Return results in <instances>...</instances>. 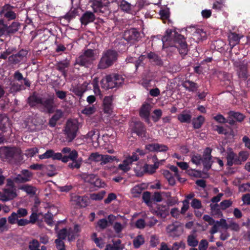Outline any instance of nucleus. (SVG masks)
Masks as SVG:
<instances>
[{
	"mask_svg": "<svg viewBox=\"0 0 250 250\" xmlns=\"http://www.w3.org/2000/svg\"><path fill=\"white\" fill-rule=\"evenodd\" d=\"M19 189L25 191L28 194L33 195L36 193L35 188L28 184L21 186Z\"/></svg>",
	"mask_w": 250,
	"mask_h": 250,
	"instance_id": "2f4dec72",
	"label": "nucleus"
},
{
	"mask_svg": "<svg viewBox=\"0 0 250 250\" xmlns=\"http://www.w3.org/2000/svg\"><path fill=\"white\" fill-rule=\"evenodd\" d=\"M96 111V108L94 105L86 106L82 111V113L86 116H89L94 114Z\"/></svg>",
	"mask_w": 250,
	"mask_h": 250,
	"instance_id": "79ce46f5",
	"label": "nucleus"
},
{
	"mask_svg": "<svg viewBox=\"0 0 250 250\" xmlns=\"http://www.w3.org/2000/svg\"><path fill=\"white\" fill-rule=\"evenodd\" d=\"M230 116L233 117L237 121L239 122L242 121L244 119V116L239 112H235L234 111H230L229 112Z\"/></svg>",
	"mask_w": 250,
	"mask_h": 250,
	"instance_id": "de8ad7c7",
	"label": "nucleus"
},
{
	"mask_svg": "<svg viewBox=\"0 0 250 250\" xmlns=\"http://www.w3.org/2000/svg\"><path fill=\"white\" fill-rule=\"evenodd\" d=\"M249 157V153L246 151H241L239 152V156L237 157V159L240 161V164L243 162L246 161Z\"/></svg>",
	"mask_w": 250,
	"mask_h": 250,
	"instance_id": "603ef678",
	"label": "nucleus"
},
{
	"mask_svg": "<svg viewBox=\"0 0 250 250\" xmlns=\"http://www.w3.org/2000/svg\"><path fill=\"white\" fill-rule=\"evenodd\" d=\"M205 121V118L202 116H199L197 118H194L192 119V125L193 127L195 129L200 128Z\"/></svg>",
	"mask_w": 250,
	"mask_h": 250,
	"instance_id": "7c9ffc66",
	"label": "nucleus"
},
{
	"mask_svg": "<svg viewBox=\"0 0 250 250\" xmlns=\"http://www.w3.org/2000/svg\"><path fill=\"white\" fill-rule=\"evenodd\" d=\"M96 59L94 51L87 49L76 59V63L82 66H88Z\"/></svg>",
	"mask_w": 250,
	"mask_h": 250,
	"instance_id": "20e7f679",
	"label": "nucleus"
},
{
	"mask_svg": "<svg viewBox=\"0 0 250 250\" xmlns=\"http://www.w3.org/2000/svg\"><path fill=\"white\" fill-rule=\"evenodd\" d=\"M144 243V238L142 235H138L133 240V244L135 248H138Z\"/></svg>",
	"mask_w": 250,
	"mask_h": 250,
	"instance_id": "a18cd8bd",
	"label": "nucleus"
},
{
	"mask_svg": "<svg viewBox=\"0 0 250 250\" xmlns=\"http://www.w3.org/2000/svg\"><path fill=\"white\" fill-rule=\"evenodd\" d=\"M62 154L61 153H55L52 149H48L42 154L39 155L41 160L52 158L53 160H61Z\"/></svg>",
	"mask_w": 250,
	"mask_h": 250,
	"instance_id": "dca6fc26",
	"label": "nucleus"
},
{
	"mask_svg": "<svg viewBox=\"0 0 250 250\" xmlns=\"http://www.w3.org/2000/svg\"><path fill=\"white\" fill-rule=\"evenodd\" d=\"M6 219L5 218H1L0 219V232H2L3 231H6L8 229V228L6 225Z\"/></svg>",
	"mask_w": 250,
	"mask_h": 250,
	"instance_id": "bf43d9fd",
	"label": "nucleus"
},
{
	"mask_svg": "<svg viewBox=\"0 0 250 250\" xmlns=\"http://www.w3.org/2000/svg\"><path fill=\"white\" fill-rule=\"evenodd\" d=\"M87 136L88 139L91 141L93 146H97L98 145V140L100 135L98 131L92 130L89 131L87 133Z\"/></svg>",
	"mask_w": 250,
	"mask_h": 250,
	"instance_id": "5701e85b",
	"label": "nucleus"
},
{
	"mask_svg": "<svg viewBox=\"0 0 250 250\" xmlns=\"http://www.w3.org/2000/svg\"><path fill=\"white\" fill-rule=\"evenodd\" d=\"M102 157L101 165L102 166L108 163H111L114 161H116L117 162H119L120 161L119 159L117 157L114 156H111L109 155H102Z\"/></svg>",
	"mask_w": 250,
	"mask_h": 250,
	"instance_id": "cd10ccee",
	"label": "nucleus"
},
{
	"mask_svg": "<svg viewBox=\"0 0 250 250\" xmlns=\"http://www.w3.org/2000/svg\"><path fill=\"white\" fill-rule=\"evenodd\" d=\"M105 193L104 190H102L98 193L91 194L90 195V198L92 200H101L104 198Z\"/></svg>",
	"mask_w": 250,
	"mask_h": 250,
	"instance_id": "4c0bfd02",
	"label": "nucleus"
},
{
	"mask_svg": "<svg viewBox=\"0 0 250 250\" xmlns=\"http://www.w3.org/2000/svg\"><path fill=\"white\" fill-rule=\"evenodd\" d=\"M72 162L69 163L68 167L71 168H79L82 164V159H76L75 160H72Z\"/></svg>",
	"mask_w": 250,
	"mask_h": 250,
	"instance_id": "5fc2aeb1",
	"label": "nucleus"
},
{
	"mask_svg": "<svg viewBox=\"0 0 250 250\" xmlns=\"http://www.w3.org/2000/svg\"><path fill=\"white\" fill-rule=\"evenodd\" d=\"M16 213L19 218H21L26 216L28 214V211L25 208H19Z\"/></svg>",
	"mask_w": 250,
	"mask_h": 250,
	"instance_id": "338daca9",
	"label": "nucleus"
},
{
	"mask_svg": "<svg viewBox=\"0 0 250 250\" xmlns=\"http://www.w3.org/2000/svg\"><path fill=\"white\" fill-rule=\"evenodd\" d=\"M184 86L189 91H193L197 89L196 84L190 81H186L183 84Z\"/></svg>",
	"mask_w": 250,
	"mask_h": 250,
	"instance_id": "37998d69",
	"label": "nucleus"
},
{
	"mask_svg": "<svg viewBox=\"0 0 250 250\" xmlns=\"http://www.w3.org/2000/svg\"><path fill=\"white\" fill-rule=\"evenodd\" d=\"M162 41L164 47L172 46L174 43L181 54L186 55L188 52L187 44L184 36L178 34L175 31L171 29L167 30Z\"/></svg>",
	"mask_w": 250,
	"mask_h": 250,
	"instance_id": "f257e3e1",
	"label": "nucleus"
},
{
	"mask_svg": "<svg viewBox=\"0 0 250 250\" xmlns=\"http://www.w3.org/2000/svg\"><path fill=\"white\" fill-rule=\"evenodd\" d=\"M187 34L192 36V39L196 42H199L206 38L207 34L202 29L196 28L194 26H189L186 29Z\"/></svg>",
	"mask_w": 250,
	"mask_h": 250,
	"instance_id": "423d86ee",
	"label": "nucleus"
},
{
	"mask_svg": "<svg viewBox=\"0 0 250 250\" xmlns=\"http://www.w3.org/2000/svg\"><path fill=\"white\" fill-rule=\"evenodd\" d=\"M187 241L188 245L191 247H196L198 244V241L193 234L189 235L188 236Z\"/></svg>",
	"mask_w": 250,
	"mask_h": 250,
	"instance_id": "c03bdc74",
	"label": "nucleus"
},
{
	"mask_svg": "<svg viewBox=\"0 0 250 250\" xmlns=\"http://www.w3.org/2000/svg\"><path fill=\"white\" fill-rule=\"evenodd\" d=\"M81 230V226L75 224L74 228L63 229H61L58 233V237L62 239L68 238L69 241H73L79 235Z\"/></svg>",
	"mask_w": 250,
	"mask_h": 250,
	"instance_id": "7ed1b4c3",
	"label": "nucleus"
},
{
	"mask_svg": "<svg viewBox=\"0 0 250 250\" xmlns=\"http://www.w3.org/2000/svg\"><path fill=\"white\" fill-rule=\"evenodd\" d=\"M20 26V24L18 22H13L10 26H8V34L17 32L19 30Z\"/></svg>",
	"mask_w": 250,
	"mask_h": 250,
	"instance_id": "49530a36",
	"label": "nucleus"
},
{
	"mask_svg": "<svg viewBox=\"0 0 250 250\" xmlns=\"http://www.w3.org/2000/svg\"><path fill=\"white\" fill-rule=\"evenodd\" d=\"M158 167L159 164L158 163H155L154 165L146 164L140 170H138L137 167L135 168V170L136 171V174L138 176H141L144 172H146L149 174L153 173L155 172Z\"/></svg>",
	"mask_w": 250,
	"mask_h": 250,
	"instance_id": "f8f14e48",
	"label": "nucleus"
},
{
	"mask_svg": "<svg viewBox=\"0 0 250 250\" xmlns=\"http://www.w3.org/2000/svg\"><path fill=\"white\" fill-rule=\"evenodd\" d=\"M28 250H46V247L44 246H42L40 248L39 241L34 239L29 242Z\"/></svg>",
	"mask_w": 250,
	"mask_h": 250,
	"instance_id": "bb28decb",
	"label": "nucleus"
},
{
	"mask_svg": "<svg viewBox=\"0 0 250 250\" xmlns=\"http://www.w3.org/2000/svg\"><path fill=\"white\" fill-rule=\"evenodd\" d=\"M120 6L123 11L127 13L130 12L132 8L131 4L124 0L121 1Z\"/></svg>",
	"mask_w": 250,
	"mask_h": 250,
	"instance_id": "ea45409f",
	"label": "nucleus"
},
{
	"mask_svg": "<svg viewBox=\"0 0 250 250\" xmlns=\"http://www.w3.org/2000/svg\"><path fill=\"white\" fill-rule=\"evenodd\" d=\"M154 212L158 216L165 218L169 214V208L168 206L160 205L158 206L157 209L154 211Z\"/></svg>",
	"mask_w": 250,
	"mask_h": 250,
	"instance_id": "a211bd4d",
	"label": "nucleus"
},
{
	"mask_svg": "<svg viewBox=\"0 0 250 250\" xmlns=\"http://www.w3.org/2000/svg\"><path fill=\"white\" fill-rule=\"evenodd\" d=\"M142 188L140 186H136L132 188L131 192L133 196L138 197L142 192Z\"/></svg>",
	"mask_w": 250,
	"mask_h": 250,
	"instance_id": "3c124183",
	"label": "nucleus"
},
{
	"mask_svg": "<svg viewBox=\"0 0 250 250\" xmlns=\"http://www.w3.org/2000/svg\"><path fill=\"white\" fill-rule=\"evenodd\" d=\"M123 37L127 41L133 42L139 39L140 33L136 29H130L125 31Z\"/></svg>",
	"mask_w": 250,
	"mask_h": 250,
	"instance_id": "ddd939ff",
	"label": "nucleus"
},
{
	"mask_svg": "<svg viewBox=\"0 0 250 250\" xmlns=\"http://www.w3.org/2000/svg\"><path fill=\"white\" fill-rule=\"evenodd\" d=\"M77 205L81 207H85L87 205V198L84 196H75L72 198Z\"/></svg>",
	"mask_w": 250,
	"mask_h": 250,
	"instance_id": "c85d7f7f",
	"label": "nucleus"
},
{
	"mask_svg": "<svg viewBox=\"0 0 250 250\" xmlns=\"http://www.w3.org/2000/svg\"><path fill=\"white\" fill-rule=\"evenodd\" d=\"M8 26L4 24L3 20H0V36L4 34H8Z\"/></svg>",
	"mask_w": 250,
	"mask_h": 250,
	"instance_id": "864d4df0",
	"label": "nucleus"
},
{
	"mask_svg": "<svg viewBox=\"0 0 250 250\" xmlns=\"http://www.w3.org/2000/svg\"><path fill=\"white\" fill-rule=\"evenodd\" d=\"M247 66L245 65H242L240 67L238 75L240 77L246 78L247 76Z\"/></svg>",
	"mask_w": 250,
	"mask_h": 250,
	"instance_id": "e2e57ef3",
	"label": "nucleus"
},
{
	"mask_svg": "<svg viewBox=\"0 0 250 250\" xmlns=\"http://www.w3.org/2000/svg\"><path fill=\"white\" fill-rule=\"evenodd\" d=\"M232 202L229 200L223 201L220 203V207L222 209H226L231 206Z\"/></svg>",
	"mask_w": 250,
	"mask_h": 250,
	"instance_id": "69168bd1",
	"label": "nucleus"
},
{
	"mask_svg": "<svg viewBox=\"0 0 250 250\" xmlns=\"http://www.w3.org/2000/svg\"><path fill=\"white\" fill-rule=\"evenodd\" d=\"M89 82H85L82 85L78 86L73 89V92L78 96H82L83 93L86 91Z\"/></svg>",
	"mask_w": 250,
	"mask_h": 250,
	"instance_id": "a878e982",
	"label": "nucleus"
},
{
	"mask_svg": "<svg viewBox=\"0 0 250 250\" xmlns=\"http://www.w3.org/2000/svg\"><path fill=\"white\" fill-rule=\"evenodd\" d=\"M163 174L165 177L167 179L169 184L170 185H174L175 183V180L174 177L172 175L170 172L167 170H164L163 171Z\"/></svg>",
	"mask_w": 250,
	"mask_h": 250,
	"instance_id": "e433bc0d",
	"label": "nucleus"
},
{
	"mask_svg": "<svg viewBox=\"0 0 250 250\" xmlns=\"http://www.w3.org/2000/svg\"><path fill=\"white\" fill-rule=\"evenodd\" d=\"M124 228L125 226L118 222L115 223L113 226L114 229L117 233L121 232Z\"/></svg>",
	"mask_w": 250,
	"mask_h": 250,
	"instance_id": "774afa93",
	"label": "nucleus"
},
{
	"mask_svg": "<svg viewBox=\"0 0 250 250\" xmlns=\"http://www.w3.org/2000/svg\"><path fill=\"white\" fill-rule=\"evenodd\" d=\"M91 239L94 242L97 247L101 248L104 247L105 244L104 240L101 238H98L96 233H93L92 234Z\"/></svg>",
	"mask_w": 250,
	"mask_h": 250,
	"instance_id": "72a5a7b5",
	"label": "nucleus"
},
{
	"mask_svg": "<svg viewBox=\"0 0 250 250\" xmlns=\"http://www.w3.org/2000/svg\"><path fill=\"white\" fill-rule=\"evenodd\" d=\"M229 229L233 231H238L240 229V227L238 223L231 220L229 222Z\"/></svg>",
	"mask_w": 250,
	"mask_h": 250,
	"instance_id": "09e8293b",
	"label": "nucleus"
},
{
	"mask_svg": "<svg viewBox=\"0 0 250 250\" xmlns=\"http://www.w3.org/2000/svg\"><path fill=\"white\" fill-rule=\"evenodd\" d=\"M28 103L31 106H34L42 103V99L36 94H34L29 97Z\"/></svg>",
	"mask_w": 250,
	"mask_h": 250,
	"instance_id": "c756f323",
	"label": "nucleus"
},
{
	"mask_svg": "<svg viewBox=\"0 0 250 250\" xmlns=\"http://www.w3.org/2000/svg\"><path fill=\"white\" fill-rule=\"evenodd\" d=\"M62 238H58L55 240L56 247L58 250H65L64 244Z\"/></svg>",
	"mask_w": 250,
	"mask_h": 250,
	"instance_id": "4d7b16f0",
	"label": "nucleus"
},
{
	"mask_svg": "<svg viewBox=\"0 0 250 250\" xmlns=\"http://www.w3.org/2000/svg\"><path fill=\"white\" fill-rule=\"evenodd\" d=\"M177 118L181 123H189L191 119V116L187 113H182L178 115Z\"/></svg>",
	"mask_w": 250,
	"mask_h": 250,
	"instance_id": "f704fd0d",
	"label": "nucleus"
},
{
	"mask_svg": "<svg viewBox=\"0 0 250 250\" xmlns=\"http://www.w3.org/2000/svg\"><path fill=\"white\" fill-rule=\"evenodd\" d=\"M116 87H119L124 83V78L118 74H113Z\"/></svg>",
	"mask_w": 250,
	"mask_h": 250,
	"instance_id": "8fccbe9b",
	"label": "nucleus"
},
{
	"mask_svg": "<svg viewBox=\"0 0 250 250\" xmlns=\"http://www.w3.org/2000/svg\"><path fill=\"white\" fill-rule=\"evenodd\" d=\"M78 130V122L77 120H68L64 129V134L68 142H71L76 136Z\"/></svg>",
	"mask_w": 250,
	"mask_h": 250,
	"instance_id": "39448f33",
	"label": "nucleus"
},
{
	"mask_svg": "<svg viewBox=\"0 0 250 250\" xmlns=\"http://www.w3.org/2000/svg\"><path fill=\"white\" fill-rule=\"evenodd\" d=\"M69 64L67 62H60L58 64V69L64 73V70L66 68L68 67Z\"/></svg>",
	"mask_w": 250,
	"mask_h": 250,
	"instance_id": "0e129e2a",
	"label": "nucleus"
},
{
	"mask_svg": "<svg viewBox=\"0 0 250 250\" xmlns=\"http://www.w3.org/2000/svg\"><path fill=\"white\" fill-rule=\"evenodd\" d=\"M114 79V77L113 74L106 76L101 81L102 87L105 89L116 87Z\"/></svg>",
	"mask_w": 250,
	"mask_h": 250,
	"instance_id": "4468645a",
	"label": "nucleus"
},
{
	"mask_svg": "<svg viewBox=\"0 0 250 250\" xmlns=\"http://www.w3.org/2000/svg\"><path fill=\"white\" fill-rule=\"evenodd\" d=\"M113 99L111 96H106L104 97L103 101V109L105 113L110 115L112 112Z\"/></svg>",
	"mask_w": 250,
	"mask_h": 250,
	"instance_id": "f3484780",
	"label": "nucleus"
},
{
	"mask_svg": "<svg viewBox=\"0 0 250 250\" xmlns=\"http://www.w3.org/2000/svg\"><path fill=\"white\" fill-rule=\"evenodd\" d=\"M19 217L16 214V212H13L8 217V221L10 224H15L17 223Z\"/></svg>",
	"mask_w": 250,
	"mask_h": 250,
	"instance_id": "13d9d810",
	"label": "nucleus"
},
{
	"mask_svg": "<svg viewBox=\"0 0 250 250\" xmlns=\"http://www.w3.org/2000/svg\"><path fill=\"white\" fill-rule=\"evenodd\" d=\"M62 116V112L58 111L53 116L49 121V125L51 126L54 127L56 124V122L58 121Z\"/></svg>",
	"mask_w": 250,
	"mask_h": 250,
	"instance_id": "c9c22d12",
	"label": "nucleus"
},
{
	"mask_svg": "<svg viewBox=\"0 0 250 250\" xmlns=\"http://www.w3.org/2000/svg\"><path fill=\"white\" fill-rule=\"evenodd\" d=\"M154 115L152 116L154 122H157L162 115V111L161 109H156L153 111Z\"/></svg>",
	"mask_w": 250,
	"mask_h": 250,
	"instance_id": "680f3d73",
	"label": "nucleus"
},
{
	"mask_svg": "<svg viewBox=\"0 0 250 250\" xmlns=\"http://www.w3.org/2000/svg\"><path fill=\"white\" fill-rule=\"evenodd\" d=\"M102 154H100L98 152L92 153L88 157V161L90 162H101Z\"/></svg>",
	"mask_w": 250,
	"mask_h": 250,
	"instance_id": "a19ab883",
	"label": "nucleus"
},
{
	"mask_svg": "<svg viewBox=\"0 0 250 250\" xmlns=\"http://www.w3.org/2000/svg\"><path fill=\"white\" fill-rule=\"evenodd\" d=\"M169 196V193L162 192H155L153 196V199L157 202H160L163 201L164 196Z\"/></svg>",
	"mask_w": 250,
	"mask_h": 250,
	"instance_id": "58836bf2",
	"label": "nucleus"
},
{
	"mask_svg": "<svg viewBox=\"0 0 250 250\" xmlns=\"http://www.w3.org/2000/svg\"><path fill=\"white\" fill-rule=\"evenodd\" d=\"M166 231L170 236L178 237L182 233L183 228L180 223L175 222L168 225Z\"/></svg>",
	"mask_w": 250,
	"mask_h": 250,
	"instance_id": "1a4fd4ad",
	"label": "nucleus"
},
{
	"mask_svg": "<svg viewBox=\"0 0 250 250\" xmlns=\"http://www.w3.org/2000/svg\"><path fill=\"white\" fill-rule=\"evenodd\" d=\"M14 7L9 4H5L1 8L0 16L4 17L8 20H13L16 18V14L13 11Z\"/></svg>",
	"mask_w": 250,
	"mask_h": 250,
	"instance_id": "9b49d317",
	"label": "nucleus"
},
{
	"mask_svg": "<svg viewBox=\"0 0 250 250\" xmlns=\"http://www.w3.org/2000/svg\"><path fill=\"white\" fill-rule=\"evenodd\" d=\"M207 152L203 155L202 163L203 164L206 168L209 169L210 168L212 164L211 151L209 149H207Z\"/></svg>",
	"mask_w": 250,
	"mask_h": 250,
	"instance_id": "4be33fe9",
	"label": "nucleus"
},
{
	"mask_svg": "<svg viewBox=\"0 0 250 250\" xmlns=\"http://www.w3.org/2000/svg\"><path fill=\"white\" fill-rule=\"evenodd\" d=\"M107 0H90L91 7L95 13H104L108 12Z\"/></svg>",
	"mask_w": 250,
	"mask_h": 250,
	"instance_id": "6e6552de",
	"label": "nucleus"
},
{
	"mask_svg": "<svg viewBox=\"0 0 250 250\" xmlns=\"http://www.w3.org/2000/svg\"><path fill=\"white\" fill-rule=\"evenodd\" d=\"M95 17L94 14L91 12H86L84 13L81 18V21L83 24L87 25L88 23L93 22Z\"/></svg>",
	"mask_w": 250,
	"mask_h": 250,
	"instance_id": "aec40b11",
	"label": "nucleus"
},
{
	"mask_svg": "<svg viewBox=\"0 0 250 250\" xmlns=\"http://www.w3.org/2000/svg\"><path fill=\"white\" fill-rule=\"evenodd\" d=\"M38 149L37 147L31 148L25 151V154L27 157H33L36 153H38Z\"/></svg>",
	"mask_w": 250,
	"mask_h": 250,
	"instance_id": "052dcab7",
	"label": "nucleus"
},
{
	"mask_svg": "<svg viewBox=\"0 0 250 250\" xmlns=\"http://www.w3.org/2000/svg\"><path fill=\"white\" fill-rule=\"evenodd\" d=\"M138 159V155L136 153H133L131 156L126 157L123 163L119 165L118 168L124 172H127L130 169L132 163L137 161Z\"/></svg>",
	"mask_w": 250,
	"mask_h": 250,
	"instance_id": "9d476101",
	"label": "nucleus"
},
{
	"mask_svg": "<svg viewBox=\"0 0 250 250\" xmlns=\"http://www.w3.org/2000/svg\"><path fill=\"white\" fill-rule=\"evenodd\" d=\"M159 14L163 20H167L169 17L170 12L168 8H165L161 10Z\"/></svg>",
	"mask_w": 250,
	"mask_h": 250,
	"instance_id": "6e6d98bb",
	"label": "nucleus"
},
{
	"mask_svg": "<svg viewBox=\"0 0 250 250\" xmlns=\"http://www.w3.org/2000/svg\"><path fill=\"white\" fill-rule=\"evenodd\" d=\"M227 165L232 166L233 165H240V162L237 159V156L231 148H228L227 150Z\"/></svg>",
	"mask_w": 250,
	"mask_h": 250,
	"instance_id": "2eb2a0df",
	"label": "nucleus"
},
{
	"mask_svg": "<svg viewBox=\"0 0 250 250\" xmlns=\"http://www.w3.org/2000/svg\"><path fill=\"white\" fill-rule=\"evenodd\" d=\"M185 247V244L183 243L182 242H181L179 244H178L177 243H175L173 244L172 249H171L170 248H169L168 247L167 245L166 244L162 243L160 250H178L179 247H183V248H184Z\"/></svg>",
	"mask_w": 250,
	"mask_h": 250,
	"instance_id": "473e14b6",
	"label": "nucleus"
},
{
	"mask_svg": "<svg viewBox=\"0 0 250 250\" xmlns=\"http://www.w3.org/2000/svg\"><path fill=\"white\" fill-rule=\"evenodd\" d=\"M20 154V151L14 147L0 148V157L3 161H9L14 156Z\"/></svg>",
	"mask_w": 250,
	"mask_h": 250,
	"instance_id": "0eeeda50",
	"label": "nucleus"
},
{
	"mask_svg": "<svg viewBox=\"0 0 250 250\" xmlns=\"http://www.w3.org/2000/svg\"><path fill=\"white\" fill-rule=\"evenodd\" d=\"M118 54L115 51L108 50L104 52L101 58L98 68L104 69L111 66L117 60Z\"/></svg>",
	"mask_w": 250,
	"mask_h": 250,
	"instance_id": "f03ea898",
	"label": "nucleus"
},
{
	"mask_svg": "<svg viewBox=\"0 0 250 250\" xmlns=\"http://www.w3.org/2000/svg\"><path fill=\"white\" fill-rule=\"evenodd\" d=\"M133 131L138 135L143 137L145 134V128L141 122H136L133 124Z\"/></svg>",
	"mask_w": 250,
	"mask_h": 250,
	"instance_id": "393cba45",
	"label": "nucleus"
},
{
	"mask_svg": "<svg viewBox=\"0 0 250 250\" xmlns=\"http://www.w3.org/2000/svg\"><path fill=\"white\" fill-rule=\"evenodd\" d=\"M6 201L12 200L17 196V190L16 188H4L3 189Z\"/></svg>",
	"mask_w": 250,
	"mask_h": 250,
	"instance_id": "6ab92c4d",
	"label": "nucleus"
},
{
	"mask_svg": "<svg viewBox=\"0 0 250 250\" xmlns=\"http://www.w3.org/2000/svg\"><path fill=\"white\" fill-rule=\"evenodd\" d=\"M151 109V105L148 104H144L141 107L140 111V116L148 121L150 111Z\"/></svg>",
	"mask_w": 250,
	"mask_h": 250,
	"instance_id": "412c9836",
	"label": "nucleus"
},
{
	"mask_svg": "<svg viewBox=\"0 0 250 250\" xmlns=\"http://www.w3.org/2000/svg\"><path fill=\"white\" fill-rule=\"evenodd\" d=\"M243 37V36H239L235 33H231L229 34L228 38L229 42V45L231 48L239 42L240 39Z\"/></svg>",
	"mask_w": 250,
	"mask_h": 250,
	"instance_id": "b1692460",
	"label": "nucleus"
}]
</instances>
